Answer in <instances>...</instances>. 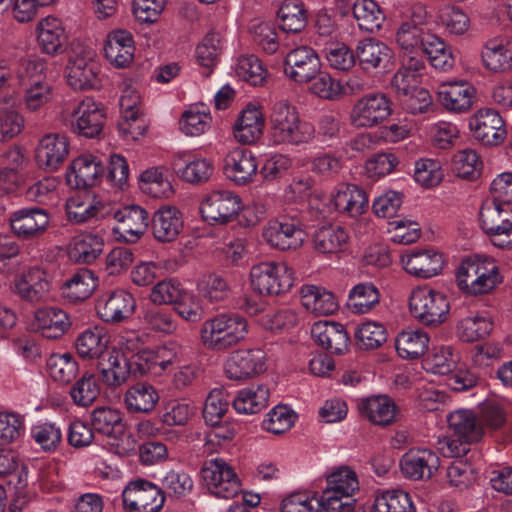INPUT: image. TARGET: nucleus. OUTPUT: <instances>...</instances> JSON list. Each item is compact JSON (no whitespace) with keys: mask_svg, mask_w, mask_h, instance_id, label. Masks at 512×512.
Here are the masks:
<instances>
[{"mask_svg":"<svg viewBox=\"0 0 512 512\" xmlns=\"http://www.w3.org/2000/svg\"><path fill=\"white\" fill-rule=\"evenodd\" d=\"M493 200L485 201L479 211L480 227L491 243L512 250V173H502L491 183Z\"/></svg>","mask_w":512,"mask_h":512,"instance_id":"1","label":"nucleus"},{"mask_svg":"<svg viewBox=\"0 0 512 512\" xmlns=\"http://www.w3.org/2000/svg\"><path fill=\"white\" fill-rule=\"evenodd\" d=\"M503 281L499 266L489 257L475 255L463 260L456 272V284L468 296L492 293Z\"/></svg>","mask_w":512,"mask_h":512,"instance_id":"2","label":"nucleus"},{"mask_svg":"<svg viewBox=\"0 0 512 512\" xmlns=\"http://www.w3.org/2000/svg\"><path fill=\"white\" fill-rule=\"evenodd\" d=\"M269 125L273 145L307 143L315 132L314 126L302 121L296 107L287 100H279L272 105Z\"/></svg>","mask_w":512,"mask_h":512,"instance_id":"3","label":"nucleus"},{"mask_svg":"<svg viewBox=\"0 0 512 512\" xmlns=\"http://www.w3.org/2000/svg\"><path fill=\"white\" fill-rule=\"evenodd\" d=\"M248 332L247 321L237 314H219L203 322L202 344L210 350H226L243 340Z\"/></svg>","mask_w":512,"mask_h":512,"instance_id":"4","label":"nucleus"},{"mask_svg":"<svg viewBox=\"0 0 512 512\" xmlns=\"http://www.w3.org/2000/svg\"><path fill=\"white\" fill-rule=\"evenodd\" d=\"M409 310L420 324L436 327L447 320L450 303L443 292L428 285H422L411 291Z\"/></svg>","mask_w":512,"mask_h":512,"instance_id":"5","label":"nucleus"},{"mask_svg":"<svg viewBox=\"0 0 512 512\" xmlns=\"http://www.w3.org/2000/svg\"><path fill=\"white\" fill-rule=\"evenodd\" d=\"M293 282V270L284 262H260L250 269L251 287L259 295L285 293L293 286Z\"/></svg>","mask_w":512,"mask_h":512,"instance_id":"6","label":"nucleus"},{"mask_svg":"<svg viewBox=\"0 0 512 512\" xmlns=\"http://www.w3.org/2000/svg\"><path fill=\"white\" fill-rule=\"evenodd\" d=\"M450 430L457 440L447 438L443 443L447 446V453L451 457H460L469 451L468 445L478 442L484 433L483 425L477 420L473 411L458 409L447 416Z\"/></svg>","mask_w":512,"mask_h":512,"instance_id":"7","label":"nucleus"},{"mask_svg":"<svg viewBox=\"0 0 512 512\" xmlns=\"http://www.w3.org/2000/svg\"><path fill=\"white\" fill-rule=\"evenodd\" d=\"M201 477L208 490L218 498H234L241 491L236 472L222 458L206 460L201 468Z\"/></svg>","mask_w":512,"mask_h":512,"instance_id":"8","label":"nucleus"},{"mask_svg":"<svg viewBox=\"0 0 512 512\" xmlns=\"http://www.w3.org/2000/svg\"><path fill=\"white\" fill-rule=\"evenodd\" d=\"M320 496L326 512H352V469L341 466L328 474Z\"/></svg>","mask_w":512,"mask_h":512,"instance_id":"9","label":"nucleus"},{"mask_svg":"<svg viewBox=\"0 0 512 512\" xmlns=\"http://www.w3.org/2000/svg\"><path fill=\"white\" fill-rule=\"evenodd\" d=\"M242 210L238 194L227 189L212 190L201 201L200 212L206 221L227 224Z\"/></svg>","mask_w":512,"mask_h":512,"instance_id":"10","label":"nucleus"},{"mask_svg":"<svg viewBox=\"0 0 512 512\" xmlns=\"http://www.w3.org/2000/svg\"><path fill=\"white\" fill-rule=\"evenodd\" d=\"M262 237L271 247L285 251L301 247L306 233L298 219L282 216L267 222Z\"/></svg>","mask_w":512,"mask_h":512,"instance_id":"11","label":"nucleus"},{"mask_svg":"<svg viewBox=\"0 0 512 512\" xmlns=\"http://www.w3.org/2000/svg\"><path fill=\"white\" fill-rule=\"evenodd\" d=\"M122 502L127 512H159L164 505L165 497L156 485L138 479L129 482L125 487Z\"/></svg>","mask_w":512,"mask_h":512,"instance_id":"12","label":"nucleus"},{"mask_svg":"<svg viewBox=\"0 0 512 512\" xmlns=\"http://www.w3.org/2000/svg\"><path fill=\"white\" fill-rule=\"evenodd\" d=\"M432 33L426 30V11L421 5L411 8L410 17L398 27L395 40L402 52L422 50L426 46L427 37Z\"/></svg>","mask_w":512,"mask_h":512,"instance_id":"13","label":"nucleus"},{"mask_svg":"<svg viewBox=\"0 0 512 512\" xmlns=\"http://www.w3.org/2000/svg\"><path fill=\"white\" fill-rule=\"evenodd\" d=\"M226 376L231 380H247L266 371V354L261 349L232 352L224 364Z\"/></svg>","mask_w":512,"mask_h":512,"instance_id":"14","label":"nucleus"},{"mask_svg":"<svg viewBox=\"0 0 512 512\" xmlns=\"http://www.w3.org/2000/svg\"><path fill=\"white\" fill-rule=\"evenodd\" d=\"M99 380L108 388H118L125 384L134 373L132 357L122 350L111 349L97 362Z\"/></svg>","mask_w":512,"mask_h":512,"instance_id":"15","label":"nucleus"},{"mask_svg":"<svg viewBox=\"0 0 512 512\" xmlns=\"http://www.w3.org/2000/svg\"><path fill=\"white\" fill-rule=\"evenodd\" d=\"M104 120L105 114L101 104L91 97H86L72 112L71 128L81 136L93 138L101 133Z\"/></svg>","mask_w":512,"mask_h":512,"instance_id":"16","label":"nucleus"},{"mask_svg":"<svg viewBox=\"0 0 512 512\" xmlns=\"http://www.w3.org/2000/svg\"><path fill=\"white\" fill-rule=\"evenodd\" d=\"M320 70V59L317 53L308 46L297 47L285 57V75L297 83H308Z\"/></svg>","mask_w":512,"mask_h":512,"instance_id":"17","label":"nucleus"},{"mask_svg":"<svg viewBox=\"0 0 512 512\" xmlns=\"http://www.w3.org/2000/svg\"><path fill=\"white\" fill-rule=\"evenodd\" d=\"M51 281L47 272L39 267H32L14 279V292L24 301L39 303L48 300Z\"/></svg>","mask_w":512,"mask_h":512,"instance_id":"18","label":"nucleus"},{"mask_svg":"<svg viewBox=\"0 0 512 512\" xmlns=\"http://www.w3.org/2000/svg\"><path fill=\"white\" fill-rule=\"evenodd\" d=\"M440 458L427 448H414L407 451L400 460V468L406 478L429 480L438 471Z\"/></svg>","mask_w":512,"mask_h":512,"instance_id":"19","label":"nucleus"},{"mask_svg":"<svg viewBox=\"0 0 512 512\" xmlns=\"http://www.w3.org/2000/svg\"><path fill=\"white\" fill-rule=\"evenodd\" d=\"M118 224L112 229L118 241L136 243L148 226V213L139 206H127L114 214Z\"/></svg>","mask_w":512,"mask_h":512,"instance_id":"20","label":"nucleus"},{"mask_svg":"<svg viewBox=\"0 0 512 512\" xmlns=\"http://www.w3.org/2000/svg\"><path fill=\"white\" fill-rule=\"evenodd\" d=\"M476 140L486 146H497L506 136L504 121L499 113L492 109L478 111L469 122Z\"/></svg>","mask_w":512,"mask_h":512,"instance_id":"21","label":"nucleus"},{"mask_svg":"<svg viewBox=\"0 0 512 512\" xmlns=\"http://www.w3.org/2000/svg\"><path fill=\"white\" fill-rule=\"evenodd\" d=\"M401 264L408 274L429 279L442 271L444 258L442 254L432 249H415L401 255Z\"/></svg>","mask_w":512,"mask_h":512,"instance_id":"22","label":"nucleus"},{"mask_svg":"<svg viewBox=\"0 0 512 512\" xmlns=\"http://www.w3.org/2000/svg\"><path fill=\"white\" fill-rule=\"evenodd\" d=\"M136 301L131 293L118 289L103 295L96 303L98 316L107 323H118L131 317Z\"/></svg>","mask_w":512,"mask_h":512,"instance_id":"23","label":"nucleus"},{"mask_svg":"<svg viewBox=\"0 0 512 512\" xmlns=\"http://www.w3.org/2000/svg\"><path fill=\"white\" fill-rule=\"evenodd\" d=\"M99 65L92 53L77 54L69 59L66 67L67 83L73 89L84 90L99 85Z\"/></svg>","mask_w":512,"mask_h":512,"instance_id":"24","label":"nucleus"},{"mask_svg":"<svg viewBox=\"0 0 512 512\" xmlns=\"http://www.w3.org/2000/svg\"><path fill=\"white\" fill-rule=\"evenodd\" d=\"M9 222L16 236L22 239H32L46 231L50 217L41 208H22L11 213Z\"/></svg>","mask_w":512,"mask_h":512,"instance_id":"25","label":"nucleus"},{"mask_svg":"<svg viewBox=\"0 0 512 512\" xmlns=\"http://www.w3.org/2000/svg\"><path fill=\"white\" fill-rule=\"evenodd\" d=\"M474 87L466 81L442 82L437 87V99L448 111L462 113L468 111L475 99Z\"/></svg>","mask_w":512,"mask_h":512,"instance_id":"26","label":"nucleus"},{"mask_svg":"<svg viewBox=\"0 0 512 512\" xmlns=\"http://www.w3.org/2000/svg\"><path fill=\"white\" fill-rule=\"evenodd\" d=\"M390 114L391 103L384 94H369L354 105V126L371 127L386 119Z\"/></svg>","mask_w":512,"mask_h":512,"instance_id":"27","label":"nucleus"},{"mask_svg":"<svg viewBox=\"0 0 512 512\" xmlns=\"http://www.w3.org/2000/svg\"><path fill=\"white\" fill-rule=\"evenodd\" d=\"M311 335L322 348L336 355L349 351L350 338L344 326L332 321H319L313 324Z\"/></svg>","mask_w":512,"mask_h":512,"instance_id":"28","label":"nucleus"},{"mask_svg":"<svg viewBox=\"0 0 512 512\" xmlns=\"http://www.w3.org/2000/svg\"><path fill=\"white\" fill-rule=\"evenodd\" d=\"M67 220L72 224H83L104 216L105 205L90 193H75L65 202Z\"/></svg>","mask_w":512,"mask_h":512,"instance_id":"29","label":"nucleus"},{"mask_svg":"<svg viewBox=\"0 0 512 512\" xmlns=\"http://www.w3.org/2000/svg\"><path fill=\"white\" fill-rule=\"evenodd\" d=\"M33 324L43 337L59 339L69 330L71 321L61 308L43 307L35 311Z\"/></svg>","mask_w":512,"mask_h":512,"instance_id":"30","label":"nucleus"},{"mask_svg":"<svg viewBox=\"0 0 512 512\" xmlns=\"http://www.w3.org/2000/svg\"><path fill=\"white\" fill-rule=\"evenodd\" d=\"M134 41L127 30H115L107 35L104 44L106 59L117 68L127 67L134 57Z\"/></svg>","mask_w":512,"mask_h":512,"instance_id":"31","label":"nucleus"},{"mask_svg":"<svg viewBox=\"0 0 512 512\" xmlns=\"http://www.w3.org/2000/svg\"><path fill=\"white\" fill-rule=\"evenodd\" d=\"M37 42L41 50L49 55L61 53L67 35L62 21L53 16L41 19L36 26Z\"/></svg>","mask_w":512,"mask_h":512,"instance_id":"32","label":"nucleus"},{"mask_svg":"<svg viewBox=\"0 0 512 512\" xmlns=\"http://www.w3.org/2000/svg\"><path fill=\"white\" fill-rule=\"evenodd\" d=\"M264 116L260 107L248 104L239 114L235 126L234 137L243 144L257 141L263 134Z\"/></svg>","mask_w":512,"mask_h":512,"instance_id":"33","label":"nucleus"},{"mask_svg":"<svg viewBox=\"0 0 512 512\" xmlns=\"http://www.w3.org/2000/svg\"><path fill=\"white\" fill-rule=\"evenodd\" d=\"M104 239L85 232L74 236L68 246L69 258L79 264H91L103 253Z\"/></svg>","mask_w":512,"mask_h":512,"instance_id":"34","label":"nucleus"},{"mask_svg":"<svg viewBox=\"0 0 512 512\" xmlns=\"http://www.w3.org/2000/svg\"><path fill=\"white\" fill-rule=\"evenodd\" d=\"M359 411L370 422L380 426L395 422L398 413L394 400L386 395L372 396L362 400Z\"/></svg>","mask_w":512,"mask_h":512,"instance_id":"35","label":"nucleus"},{"mask_svg":"<svg viewBox=\"0 0 512 512\" xmlns=\"http://www.w3.org/2000/svg\"><path fill=\"white\" fill-rule=\"evenodd\" d=\"M110 337L103 327L95 326L84 330L76 339L77 354L82 359H98L107 353Z\"/></svg>","mask_w":512,"mask_h":512,"instance_id":"36","label":"nucleus"},{"mask_svg":"<svg viewBox=\"0 0 512 512\" xmlns=\"http://www.w3.org/2000/svg\"><path fill=\"white\" fill-rule=\"evenodd\" d=\"M91 426L95 432L113 440L120 439L125 433L122 413L108 406L97 407L92 411Z\"/></svg>","mask_w":512,"mask_h":512,"instance_id":"37","label":"nucleus"},{"mask_svg":"<svg viewBox=\"0 0 512 512\" xmlns=\"http://www.w3.org/2000/svg\"><path fill=\"white\" fill-rule=\"evenodd\" d=\"M300 293L302 305L316 316L331 315L338 310L335 296L323 287L304 285Z\"/></svg>","mask_w":512,"mask_h":512,"instance_id":"38","label":"nucleus"},{"mask_svg":"<svg viewBox=\"0 0 512 512\" xmlns=\"http://www.w3.org/2000/svg\"><path fill=\"white\" fill-rule=\"evenodd\" d=\"M182 227L181 212L175 206L162 207L153 216V235L160 242L175 240Z\"/></svg>","mask_w":512,"mask_h":512,"instance_id":"39","label":"nucleus"},{"mask_svg":"<svg viewBox=\"0 0 512 512\" xmlns=\"http://www.w3.org/2000/svg\"><path fill=\"white\" fill-rule=\"evenodd\" d=\"M97 285L95 274L89 269L82 268L62 284L61 294L69 302L84 301L92 295Z\"/></svg>","mask_w":512,"mask_h":512,"instance_id":"40","label":"nucleus"},{"mask_svg":"<svg viewBox=\"0 0 512 512\" xmlns=\"http://www.w3.org/2000/svg\"><path fill=\"white\" fill-rule=\"evenodd\" d=\"M493 327L494 323L489 316L475 313L462 318L457 323L456 335L461 341L472 343L488 337Z\"/></svg>","mask_w":512,"mask_h":512,"instance_id":"41","label":"nucleus"},{"mask_svg":"<svg viewBox=\"0 0 512 512\" xmlns=\"http://www.w3.org/2000/svg\"><path fill=\"white\" fill-rule=\"evenodd\" d=\"M141 322L146 330L164 335L173 334L178 327L174 312L155 304L142 311Z\"/></svg>","mask_w":512,"mask_h":512,"instance_id":"42","label":"nucleus"},{"mask_svg":"<svg viewBox=\"0 0 512 512\" xmlns=\"http://www.w3.org/2000/svg\"><path fill=\"white\" fill-rule=\"evenodd\" d=\"M429 336L422 329H409L400 332L395 340L398 355L404 359L421 357L429 345Z\"/></svg>","mask_w":512,"mask_h":512,"instance_id":"43","label":"nucleus"},{"mask_svg":"<svg viewBox=\"0 0 512 512\" xmlns=\"http://www.w3.org/2000/svg\"><path fill=\"white\" fill-rule=\"evenodd\" d=\"M159 394L149 383H137L125 393V404L130 412L150 413L159 402Z\"/></svg>","mask_w":512,"mask_h":512,"instance_id":"44","label":"nucleus"},{"mask_svg":"<svg viewBox=\"0 0 512 512\" xmlns=\"http://www.w3.org/2000/svg\"><path fill=\"white\" fill-rule=\"evenodd\" d=\"M485 67L491 71H503L512 62V43L507 39L489 40L482 50Z\"/></svg>","mask_w":512,"mask_h":512,"instance_id":"45","label":"nucleus"},{"mask_svg":"<svg viewBox=\"0 0 512 512\" xmlns=\"http://www.w3.org/2000/svg\"><path fill=\"white\" fill-rule=\"evenodd\" d=\"M356 56L361 68L370 71L387 63L391 58V50L386 44L369 38L357 45Z\"/></svg>","mask_w":512,"mask_h":512,"instance_id":"46","label":"nucleus"},{"mask_svg":"<svg viewBox=\"0 0 512 512\" xmlns=\"http://www.w3.org/2000/svg\"><path fill=\"white\" fill-rule=\"evenodd\" d=\"M46 368L53 381L61 384H71L79 374V365L70 353H54L46 361Z\"/></svg>","mask_w":512,"mask_h":512,"instance_id":"47","label":"nucleus"},{"mask_svg":"<svg viewBox=\"0 0 512 512\" xmlns=\"http://www.w3.org/2000/svg\"><path fill=\"white\" fill-rule=\"evenodd\" d=\"M101 162H71L66 181L75 189H85L96 185L102 175Z\"/></svg>","mask_w":512,"mask_h":512,"instance_id":"48","label":"nucleus"},{"mask_svg":"<svg viewBox=\"0 0 512 512\" xmlns=\"http://www.w3.org/2000/svg\"><path fill=\"white\" fill-rule=\"evenodd\" d=\"M212 123L209 108L204 104L190 106L179 121L180 130L187 136H200L207 132Z\"/></svg>","mask_w":512,"mask_h":512,"instance_id":"49","label":"nucleus"},{"mask_svg":"<svg viewBox=\"0 0 512 512\" xmlns=\"http://www.w3.org/2000/svg\"><path fill=\"white\" fill-rule=\"evenodd\" d=\"M269 389L264 385L240 390L233 400L234 409L241 414H256L268 404Z\"/></svg>","mask_w":512,"mask_h":512,"instance_id":"50","label":"nucleus"},{"mask_svg":"<svg viewBox=\"0 0 512 512\" xmlns=\"http://www.w3.org/2000/svg\"><path fill=\"white\" fill-rule=\"evenodd\" d=\"M373 512H416V507L407 492L391 489L376 495Z\"/></svg>","mask_w":512,"mask_h":512,"instance_id":"51","label":"nucleus"},{"mask_svg":"<svg viewBox=\"0 0 512 512\" xmlns=\"http://www.w3.org/2000/svg\"><path fill=\"white\" fill-rule=\"evenodd\" d=\"M423 52L435 70L447 72L455 65V57L451 47L435 34L427 37Z\"/></svg>","mask_w":512,"mask_h":512,"instance_id":"52","label":"nucleus"},{"mask_svg":"<svg viewBox=\"0 0 512 512\" xmlns=\"http://www.w3.org/2000/svg\"><path fill=\"white\" fill-rule=\"evenodd\" d=\"M100 386L94 373L86 371L77 379L69 390L73 403L78 407H89L100 395Z\"/></svg>","mask_w":512,"mask_h":512,"instance_id":"53","label":"nucleus"},{"mask_svg":"<svg viewBox=\"0 0 512 512\" xmlns=\"http://www.w3.org/2000/svg\"><path fill=\"white\" fill-rule=\"evenodd\" d=\"M280 28L287 33H298L306 26V13L301 0H284L278 10Z\"/></svg>","mask_w":512,"mask_h":512,"instance_id":"54","label":"nucleus"},{"mask_svg":"<svg viewBox=\"0 0 512 512\" xmlns=\"http://www.w3.org/2000/svg\"><path fill=\"white\" fill-rule=\"evenodd\" d=\"M282 512H326L322 497L310 491L293 492L281 502Z\"/></svg>","mask_w":512,"mask_h":512,"instance_id":"55","label":"nucleus"},{"mask_svg":"<svg viewBox=\"0 0 512 512\" xmlns=\"http://www.w3.org/2000/svg\"><path fill=\"white\" fill-rule=\"evenodd\" d=\"M354 19L360 30L374 32L380 29L384 16L374 0H356L354 2Z\"/></svg>","mask_w":512,"mask_h":512,"instance_id":"56","label":"nucleus"},{"mask_svg":"<svg viewBox=\"0 0 512 512\" xmlns=\"http://www.w3.org/2000/svg\"><path fill=\"white\" fill-rule=\"evenodd\" d=\"M70 153L71 147L68 139L59 134L45 135L36 147L37 160H65Z\"/></svg>","mask_w":512,"mask_h":512,"instance_id":"57","label":"nucleus"},{"mask_svg":"<svg viewBox=\"0 0 512 512\" xmlns=\"http://www.w3.org/2000/svg\"><path fill=\"white\" fill-rule=\"evenodd\" d=\"M349 235L341 226L328 225L319 228L314 234V246L322 253L339 251L348 241Z\"/></svg>","mask_w":512,"mask_h":512,"instance_id":"58","label":"nucleus"},{"mask_svg":"<svg viewBox=\"0 0 512 512\" xmlns=\"http://www.w3.org/2000/svg\"><path fill=\"white\" fill-rule=\"evenodd\" d=\"M173 169L181 180L193 185L208 182L215 170L212 162H174Z\"/></svg>","mask_w":512,"mask_h":512,"instance_id":"59","label":"nucleus"},{"mask_svg":"<svg viewBox=\"0 0 512 512\" xmlns=\"http://www.w3.org/2000/svg\"><path fill=\"white\" fill-rule=\"evenodd\" d=\"M142 189L156 198H169L174 194V189L163 174L162 167H152L143 171L140 175Z\"/></svg>","mask_w":512,"mask_h":512,"instance_id":"60","label":"nucleus"},{"mask_svg":"<svg viewBox=\"0 0 512 512\" xmlns=\"http://www.w3.org/2000/svg\"><path fill=\"white\" fill-rule=\"evenodd\" d=\"M198 295L210 303L225 300L229 295V285L227 281L218 274L204 275L197 282Z\"/></svg>","mask_w":512,"mask_h":512,"instance_id":"61","label":"nucleus"},{"mask_svg":"<svg viewBox=\"0 0 512 512\" xmlns=\"http://www.w3.org/2000/svg\"><path fill=\"white\" fill-rule=\"evenodd\" d=\"M183 285L176 279L169 278L157 282L150 290L149 300L155 305H174L184 291Z\"/></svg>","mask_w":512,"mask_h":512,"instance_id":"62","label":"nucleus"},{"mask_svg":"<svg viewBox=\"0 0 512 512\" xmlns=\"http://www.w3.org/2000/svg\"><path fill=\"white\" fill-rule=\"evenodd\" d=\"M297 419L296 413L287 405L275 406L263 421V428L273 434L288 431Z\"/></svg>","mask_w":512,"mask_h":512,"instance_id":"63","label":"nucleus"},{"mask_svg":"<svg viewBox=\"0 0 512 512\" xmlns=\"http://www.w3.org/2000/svg\"><path fill=\"white\" fill-rule=\"evenodd\" d=\"M236 75L251 85H261L266 78V69L255 55L241 56L235 66Z\"/></svg>","mask_w":512,"mask_h":512,"instance_id":"64","label":"nucleus"}]
</instances>
